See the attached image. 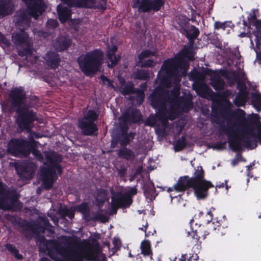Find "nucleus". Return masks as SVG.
I'll return each instance as SVG.
<instances>
[{"instance_id": "f257e3e1", "label": "nucleus", "mask_w": 261, "mask_h": 261, "mask_svg": "<svg viewBox=\"0 0 261 261\" xmlns=\"http://www.w3.org/2000/svg\"><path fill=\"white\" fill-rule=\"evenodd\" d=\"M204 175L205 172L202 167L198 166L193 176L190 177L188 175H185L180 177L177 182L173 187L169 188L167 191L170 192L175 190L177 192H185L192 188L198 200L204 199L208 196L209 189L214 187L212 182L204 179Z\"/></svg>"}, {"instance_id": "72a5a7b5", "label": "nucleus", "mask_w": 261, "mask_h": 261, "mask_svg": "<svg viewBox=\"0 0 261 261\" xmlns=\"http://www.w3.org/2000/svg\"><path fill=\"white\" fill-rule=\"evenodd\" d=\"M247 93L246 91H239L233 100V103L237 107L244 106L246 102Z\"/></svg>"}, {"instance_id": "0eeeda50", "label": "nucleus", "mask_w": 261, "mask_h": 261, "mask_svg": "<svg viewBox=\"0 0 261 261\" xmlns=\"http://www.w3.org/2000/svg\"><path fill=\"white\" fill-rule=\"evenodd\" d=\"M98 118V115L92 110H90L83 118L79 120L78 126L83 135L92 136L98 128L95 123Z\"/></svg>"}, {"instance_id": "a878e982", "label": "nucleus", "mask_w": 261, "mask_h": 261, "mask_svg": "<svg viewBox=\"0 0 261 261\" xmlns=\"http://www.w3.org/2000/svg\"><path fill=\"white\" fill-rule=\"evenodd\" d=\"M17 199L15 195H11L5 193L4 184L0 180V206L5 205L8 200H10L12 203H14L17 201Z\"/></svg>"}, {"instance_id": "49530a36", "label": "nucleus", "mask_w": 261, "mask_h": 261, "mask_svg": "<svg viewBox=\"0 0 261 261\" xmlns=\"http://www.w3.org/2000/svg\"><path fill=\"white\" fill-rule=\"evenodd\" d=\"M137 65L142 68H152L155 66L156 63L153 59L138 60Z\"/></svg>"}, {"instance_id": "774afa93", "label": "nucleus", "mask_w": 261, "mask_h": 261, "mask_svg": "<svg viewBox=\"0 0 261 261\" xmlns=\"http://www.w3.org/2000/svg\"><path fill=\"white\" fill-rule=\"evenodd\" d=\"M18 19L20 21H25L29 22H30L29 18L28 15L24 12H22L20 14Z\"/></svg>"}, {"instance_id": "39448f33", "label": "nucleus", "mask_w": 261, "mask_h": 261, "mask_svg": "<svg viewBox=\"0 0 261 261\" xmlns=\"http://www.w3.org/2000/svg\"><path fill=\"white\" fill-rule=\"evenodd\" d=\"M149 98L152 107L158 111V115L163 117L164 113H168V109L166 106V92L161 87H156L151 93Z\"/></svg>"}, {"instance_id": "338daca9", "label": "nucleus", "mask_w": 261, "mask_h": 261, "mask_svg": "<svg viewBox=\"0 0 261 261\" xmlns=\"http://www.w3.org/2000/svg\"><path fill=\"white\" fill-rule=\"evenodd\" d=\"M47 25L49 28H50L51 29H54L58 27V22L56 20L50 19L47 21Z\"/></svg>"}, {"instance_id": "0e129e2a", "label": "nucleus", "mask_w": 261, "mask_h": 261, "mask_svg": "<svg viewBox=\"0 0 261 261\" xmlns=\"http://www.w3.org/2000/svg\"><path fill=\"white\" fill-rule=\"evenodd\" d=\"M90 242L87 243L86 245L93 247L101 248L100 244L99 243L98 241L96 239L94 238H92L91 239H90Z\"/></svg>"}, {"instance_id": "f3484780", "label": "nucleus", "mask_w": 261, "mask_h": 261, "mask_svg": "<svg viewBox=\"0 0 261 261\" xmlns=\"http://www.w3.org/2000/svg\"><path fill=\"white\" fill-rule=\"evenodd\" d=\"M18 175L25 179H32L35 174V167L30 163L22 164L16 168Z\"/></svg>"}, {"instance_id": "4c0bfd02", "label": "nucleus", "mask_w": 261, "mask_h": 261, "mask_svg": "<svg viewBox=\"0 0 261 261\" xmlns=\"http://www.w3.org/2000/svg\"><path fill=\"white\" fill-rule=\"evenodd\" d=\"M165 1L164 0H149L150 9L151 11L158 12L164 6Z\"/></svg>"}, {"instance_id": "4be33fe9", "label": "nucleus", "mask_w": 261, "mask_h": 261, "mask_svg": "<svg viewBox=\"0 0 261 261\" xmlns=\"http://www.w3.org/2000/svg\"><path fill=\"white\" fill-rule=\"evenodd\" d=\"M67 7L61 4L57 6V11L58 19L62 23H65L71 17L72 12L70 9L71 7Z\"/></svg>"}, {"instance_id": "ea45409f", "label": "nucleus", "mask_w": 261, "mask_h": 261, "mask_svg": "<svg viewBox=\"0 0 261 261\" xmlns=\"http://www.w3.org/2000/svg\"><path fill=\"white\" fill-rule=\"evenodd\" d=\"M29 155L33 154L35 158L38 161L42 162L43 160V156L40 151L36 148L35 144H31L29 148Z\"/></svg>"}, {"instance_id": "20e7f679", "label": "nucleus", "mask_w": 261, "mask_h": 261, "mask_svg": "<svg viewBox=\"0 0 261 261\" xmlns=\"http://www.w3.org/2000/svg\"><path fill=\"white\" fill-rule=\"evenodd\" d=\"M194 221V219H192L189 222L190 229L192 231H190L185 229L184 233L187 237H189L191 236L195 240V242L196 243H197L200 239L204 240L206 236L208 235L212 230L215 231L217 230L219 231L222 228L218 221L216 222L217 224L215 225V222L211 223L208 222L206 225L199 224L198 225L197 223H195V225L193 226L192 223Z\"/></svg>"}, {"instance_id": "a211bd4d", "label": "nucleus", "mask_w": 261, "mask_h": 261, "mask_svg": "<svg viewBox=\"0 0 261 261\" xmlns=\"http://www.w3.org/2000/svg\"><path fill=\"white\" fill-rule=\"evenodd\" d=\"M40 220L43 224L41 225L37 223H28L27 226L32 232L33 233L37 234L39 233H44L47 227H51L49 220L44 217H41Z\"/></svg>"}, {"instance_id": "5fc2aeb1", "label": "nucleus", "mask_w": 261, "mask_h": 261, "mask_svg": "<svg viewBox=\"0 0 261 261\" xmlns=\"http://www.w3.org/2000/svg\"><path fill=\"white\" fill-rule=\"evenodd\" d=\"M180 103L182 105L183 109H186V111H188L189 107L192 106L191 99L186 97L180 98Z\"/></svg>"}, {"instance_id": "f03ea898", "label": "nucleus", "mask_w": 261, "mask_h": 261, "mask_svg": "<svg viewBox=\"0 0 261 261\" xmlns=\"http://www.w3.org/2000/svg\"><path fill=\"white\" fill-rule=\"evenodd\" d=\"M190 53L189 49H185L178 53L175 58L166 60L163 63L161 70L158 72V78L161 83L173 79L179 83L182 77L187 74L189 65L185 61L184 56Z\"/></svg>"}, {"instance_id": "c9c22d12", "label": "nucleus", "mask_w": 261, "mask_h": 261, "mask_svg": "<svg viewBox=\"0 0 261 261\" xmlns=\"http://www.w3.org/2000/svg\"><path fill=\"white\" fill-rule=\"evenodd\" d=\"M199 29L194 25H191V29L189 30L187 38L189 39L192 45L193 44L194 40L199 35Z\"/></svg>"}, {"instance_id": "4d7b16f0", "label": "nucleus", "mask_w": 261, "mask_h": 261, "mask_svg": "<svg viewBox=\"0 0 261 261\" xmlns=\"http://www.w3.org/2000/svg\"><path fill=\"white\" fill-rule=\"evenodd\" d=\"M177 23L180 26H186L189 22L188 18L184 15L179 16L176 19Z\"/></svg>"}, {"instance_id": "58836bf2", "label": "nucleus", "mask_w": 261, "mask_h": 261, "mask_svg": "<svg viewBox=\"0 0 261 261\" xmlns=\"http://www.w3.org/2000/svg\"><path fill=\"white\" fill-rule=\"evenodd\" d=\"M5 248L17 259L21 260L23 258V256L19 253V250L13 245L8 243L5 245Z\"/></svg>"}, {"instance_id": "052dcab7", "label": "nucleus", "mask_w": 261, "mask_h": 261, "mask_svg": "<svg viewBox=\"0 0 261 261\" xmlns=\"http://www.w3.org/2000/svg\"><path fill=\"white\" fill-rule=\"evenodd\" d=\"M63 214L68 217L69 219H72L74 217V213L71 210L65 207L62 210Z\"/></svg>"}, {"instance_id": "6ab92c4d", "label": "nucleus", "mask_w": 261, "mask_h": 261, "mask_svg": "<svg viewBox=\"0 0 261 261\" xmlns=\"http://www.w3.org/2000/svg\"><path fill=\"white\" fill-rule=\"evenodd\" d=\"M12 41L16 45L19 46L32 44L29 34L23 29L12 35Z\"/></svg>"}, {"instance_id": "6e6552de", "label": "nucleus", "mask_w": 261, "mask_h": 261, "mask_svg": "<svg viewBox=\"0 0 261 261\" xmlns=\"http://www.w3.org/2000/svg\"><path fill=\"white\" fill-rule=\"evenodd\" d=\"M138 190L136 186L127 187L126 191L112 192L111 199L114 201L121 208L129 207L133 202V197L137 194Z\"/></svg>"}, {"instance_id": "7ed1b4c3", "label": "nucleus", "mask_w": 261, "mask_h": 261, "mask_svg": "<svg viewBox=\"0 0 261 261\" xmlns=\"http://www.w3.org/2000/svg\"><path fill=\"white\" fill-rule=\"evenodd\" d=\"M104 61V53L100 48H96L79 57L77 62L82 72L88 76L100 71Z\"/></svg>"}, {"instance_id": "a19ab883", "label": "nucleus", "mask_w": 261, "mask_h": 261, "mask_svg": "<svg viewBox=\"0 0 261 261\" xmlns=\"http://www.w3.org/2000/svg\"><path fill=\"white\" fill-rule=\"evenodd\" d=\"M187 140L185 135H182L176 141L174 146L175 151H180L187 146Z\"/></svg>"}, {"instance_id": "cd10ccee", "label": "nucleus", "mask_w": 261, "mask_h": 261, "mask_svg": "<svg viewBox=\"0 0 261 261\" xmlns=\"http://www.w3.org/2000/svg\"><path fill=\"white\" fill-rule=\"evenodd\" d=\"M124 121H131L137 123L141 120L142 117L139 110L137 109H133L130 112H125L122 115Z\"/></svg>"}, {"instance_id": "9d476101", "label": "nucleus", "mask_w": 261, "mask_h": 261, "mask_svg": "<svg viewBox=\"0 0 261 261\" xmlns=\"http://www.w3.org/2000/svg\"><path fill=\"white\" fill-rule=\"evenodd\" d=\"M75 209L82 214V218L86 222L100 221L102 223H106L109 220L108 217L102 213H95L94 216L91 217L90 207L89 203L87 202H82L76 206Z\"/></svg>"}, {"instance_id": "ddd939ff", "label": "nucleus", "mask_w": 261, "mask_h": 261, "mask_svg": "<svg viewBox=\"0 0 261 261\" xmlns=\"http://www.w3.org/2000/svg\"><path fill=\"white\" fill-rule=\"evenodd\" d=\"M41 175L44 188L46 190L51 189L58 178L56 170L51 167H43L41 169Z\"/></svg>"}, {"instance_id": "b1692460", "label": "nucleus", "mask_w": 261, "mask_h": 261, "mask_svg": "<svg viewBox=\"0 0 261 261\" xmlns=\"http://www.w3.org/2000/svg\"><path fill=\"white\" fill-rule=\"evenodd\" d=\"M193 89L199 96L204 98H207L213 92L208 85L203 83H196L193 85Z\"/></svg>"}, {"instance_id": "9b49d317", "label": "nucleus", "mask_w": 261, "mask_h": 261, "mask_svg": "<svg viewBox=\"0 0 261 261\" xmlns=\"http://www.w3.org/2000/svg\"><path fill=\"white\" fill-rule=\"evenodd\" d=\"M25 4L30 16L37 19L45 10L46 6L43 0H22Z\"/></svg>"}, {"instance_id": "423d86ee", "label": "nucleus", "mask_w": 261, "mask_h": 261, "mask_svg": "<svg viewBox=\"0 0 261 261\" xmlns=\"http://www.w3.org/2000/svg\"><path fill=\"white\" fill-rule=\"evenodd\" d=\"M16 123L21 129H30L33 123L38 120L36 113L29 107L23 106L16 109Z\"/></svg>"}, {"instance_id": "e433bc0d", "label": "nucleus", "mask_w": 261, "mask_h": 261, "mask_svg": "<svg viewBox=\"0 0 261 261\" xmlns=\"http://www.w3.org/2000/svg\"><path fill=\"white\" fill-rule=\"evenodd\" d=\"M141 253L144 256H150L152 255V252L151 249L150 243L148 240H144L141 244Z\"/></svg>"}, {"instance_id": "13d9d810", "label": "nucleus", "mask_w": 261, "mask_h": 261, "mask_svg": "<svg viewBox=\"0 0 261 261\" xmlns=\"http://www.w3.org/2000/svg\"><path fill=\"white\" fill-rule=\"evenodd\" d=\"M242 137L244 138V139L243 140H242V141L244 142V145L247 148L254 149V148H255L256 147L257 145L256 144V141H253V142H254V146L251 147V146L252 145V141H251L249 138L248 137H245V136H243V135H242Z\"/></svg>"}, {"instance_id": "f8f14e48", "label": "nucleus", "mask_w": 261, "mask_h": 261, "mask_svg": "<svg viewBox=\"0 0 261 261\" xmlns=\"http://www.w3.org/2000/svg\"><path fill=\"white\" fill-rule=\"evenodd\" d=\"M9 97L13 107L18 109L25 103L26 93L22 87H15L10 91Z\"/></svg>"}, {"instance_id": "79ce46f5", "label": "nucleus", "mask_w": 261, "mask_h": 261, "mask_svg": "<svg viewBox=\"0 0 261 261\" xmlns=\"http://www.w3.org/2000/svg\"><path fill=\"white\" fill-rule=\"evenodd\" d=\"M144 195L147 198L151 199L154 198V193L155 192V188L154 187L153 184L151 185H145L144 188Z\"/></svg>"}, {"instance_id": "680f3d73", "label": "nucleus", "mask_w": 261, "mask_h": 261, "mask_svg": "<svg viewBox=\"0 0 261 261\" xmlns=\"http://www.w3.org/2000/svg\"><path fill=\"white\" fill-rule=\"evenodd\" d=\"M211 43L214 45L218 48H221L222 46L221 41L219 39L218 37H213L210 39Z\"/></svg>"}, {"instance_id": "2eb2a0df", "label": "nucleus", "mask_w": 261, "mask_h": 261, "mask_svg": "<svg viewBox=\"0 0 261 261\" xmlns=\"http://www.w3.org/2000/svg\"><path fill=\"white\" fill-rule=\"evenodd\" d=\"M101 251V248L86 245L83 248L82 253L79 252L82 257L87 261H97Z\"/></svg>"}, {"instance_id": "09e8293b", "label": "nucleus", "mask_w": 261, "mask_h": 261, "mask_svg": "<svg viewBox=\"0 0 261 261\" xmlns=\"http://www.w3.org/2000/svg\"><path fill=\"white\" fill-rule=\"evenodd\" d=\"M218 96L222 99V100L227 105H230V102L228 98L232 95V93L230 90L226 89L218 94Z\"/></svg>"}, {"instance_id": "3c124183", "label": "nucleus", "mask_w": 261, "mask_h": 261, "mask_svg": "<svg viewBox=\"0 0 261 261\" xmlns=\"http://www.w3.org/2000/svg\"><path fill=\"white\" fill-rule=\"evenodd\" d=\"M118 50V47L116 45H113L112 46H107V50L106 52V57L108 59H112L113 56L116 55V53Z\"/></svg>"}, {"instance_id": "aec40b11", "label": "nucleus", "mask_w": 261, "mask_h": 261, "mask_svg": "<svg viewBox=\"0 0 261 261\" xmlns=\"http://www.w3.org/2000/svg\"><path fill=\"white\" fill-rule=\"evenodd\" d=\"M168 119L173 120L174 119V117H172L170 114L168 116L167 113H164L163 117H161V116L158 115V111H156L155 115H151L149 116L146 120V122L148 125L153 126L156 124L159 120L162 124L166 125L168 123Z\"/></svg>"}, {"instance_id": "37998d69", "label": "nucleus", "mask_w": 261, "mask_h": 261, "mask_svg": "<svg viewBox=\"0 0 261 261\" xmlns=\"http://www.w3.org/2000/svg\"><path fill=\"white\" fill-rule=\"evenodd\" d=\"M139 13H149L151 12L150 9L149 0H141V3L136 8Z\"/></svg>"}, {"instance_id": "bb28decb", "label": "nucleus", "mask_w": 261, "mask_h": 261, "mask_svg": "<svg viewBox=\"0 0 261 261\" xmlns=\"http://www.w3.org/2000/svg\"><path fill=\"white\" fill-rule=\"evenodd\" d=\"M63 4L67 6L74 7L76 6L79 8H90L88 4H95L96 0H60Z\"/></svg>"}, {"instance_id": "6e6d98bb", "label": "nucleus", "mask_w": 261, "mask_h": 261, "mask_svg": "<svg viewBox=\"0 0 261 261\" xmlns=\"http://www.w3.org/2000/svg\"><path fill=\"white\" fill-rule=\"evenodd\" d=\"M11 45L10 40L0 32V46L8 47Z\"/></svg>"}, {"instance_id": "c756f323", "label": "nucleus", "mask_w": 261, "mask_h": 261, "mask_svg": "<svg viewBox=\"0 0 261 261\" xmlns=\"http://www.w3.org/2000/svg\"><path fill=\"white\" fill-rule=\"evenodd\" d=\"M117 155L119 158L123 159L128 161H132L135 159L134 152L126 147H121L117 151Z\"/></svg>"}, {"instance_id": "864d4df0", "label": "nucleus", "mask_w": 261, "mask_h": 261, "mask_svg": "<svg viewBox=\"0 0 261 261\" xmlns=\"http://www.w3.org/2000/svg\"><path fill=\"white\" fill-rule=\"evenodd\" d=\"M233 77L235 81L237 83V88L239 90V91H246L245 90V84L240 81L238 74H237L235 72H233Z\"/></svg>"}, {"instance_id": "e2e57ef3", "label": "nucleus", "mask_w": 261, "mask_h": 261, "mask_svg": "<svg viewBox=\"0 0 261 261\" xmlns=\"http://www.w3.org/2000/svg\"><path fill=\"white\" fill-rule=\"evenodd\" d=\"M227 27L226 22H221L220 21H216L214 23V29L215 30L223 29L225 30Z\"/></svg>"}, {"instance_id": "2f4dec72", "label": "nucleus", "mask_w": 261, "mask_h": 261, "mask_svg": "<svg viewBox=\"0 0 261 261\" xmlns=\"http://www.w3.org/2000/svg\"><path fill=\"white\" fill-rule=\"evenodd\" d=\"M126 131V129H123L122 131V134L120 139V144L121 147H126L135 138V133L130 132L128 133Z\"/></svg>"}, {"instance_id": "473e14b6", "label": "nucleus", "mask_w": 261, "mask_h": 261, "mask_svg": "<svg viewBox=\"0 0 261 261\" xmlns=\"http://www.w3.org/2000/svg\"><path fill=\"white\" fill-rule=\"evenodd\" d=\"M232 116L235 120V125L241 126L246 122L245 112L241 109L233 112Z\"/></svg>"}, {"instance_id": "4468645a", "label": "nucleus", "mask_w": 261, "mask_h": 261, "mask_svg": "<svg viewBox=\"0 0 261 261\" xmlns=\"http://www.w3.org/2000/svg\"><path fill=\"white\" fill-rule=\"evenodd\" d=\"M121 93L123 95L129 94H136V101L138 105L143 103L145 98V93L140 89L134 87V84L132 81L128 82L121 90Z\"/></svg>"}, {"instance_id": "a18cd8bd", "label": "nucleus", "mask_w": 261, "mask_h": 261, "mask_svg": "<svg viewBox=\"0 0 261 261\" xmlns=\"http://www.w3.org/2000/svg\"><path fill=\"white\" fill-rule=\"evenodd\" d=\"M22 48V50H19L18 51V54L20 57H24L25 56H31L33 55L32 44L20 46Z\"/></svg>"}, {"instance_id": "412c9836", "label": "nucleus", "mask_w": 261, "mask_h": 261, "mask_svg": "<svg viewBox=\"0 0 261 261\" xmlns=\"http://www.w3.org/2000/svg\"><path fill=\"white\" fill-rule=\"evenodd\" d=\"M45 60L47 65L54 69L58 68L61 61L59 55L54 51H48L45 55Z\"/></svg>"}, {"instance_id": "7c9ffc66", "label": "nucleus", "mask_w": 261, "mask_h": 261, "mask_svg": "<svg viewBox=\"0 0 261 261\" xmlns=\"http://www.w3.org/2000/svg\"><path fill=\"white\" fill-rule=\"evenodd\" d=\"M210 84L216 91L223 90L225 86V81L218 74H215L211 77Z\"/></svg>"}, {"instance_id": "1a4fd4ad", "label": "nucleus", "mask_w": 261, "mask_h": 261, "mask_svg": "<svg viewBox=\"0 0 261 261\" xmlns=\"http://www.w3.org/2000/svg\"><path fill=\"white\" fill-rule=\"evenodd\" d=\"M31 143L21 138H12L8 144V151L14 156L28 157Z\"/></svg>"}, {"instance_id": "8fccbe9b", "label": "nucleus", "mask_w": 261, "mask_h": 261, "mask_svg": "<svg viewBox=\"0 0 261 261\" xmlns=\"http://www.w3.org/2000/svg\"><path fill=\"white\" fill-rule=\"evenodd\" d=\"M121 56L120 55H116L112 57V59H108V67L110 69H112L116 66L118 62L121 60Z\"/></svg>"}, {"instance_id": "f704fd0d", "label": "nucleus", "mask_w": 261, "mask_h": 261, "mask_svg": "<svg viewBox=\"0 0 261 261\" xmlns=\"http://www.w3.org/2000/svg\"><path fill=\"white\" fill-rule=\"evenodd\" d=\"M134 79L140 81H149L150 76L148 70L138 69L134 73Z\"/></svg>"}, {"instance_id": "69168bd1", "label": "nucleus", "mask_w": 261, "mask_h": 261, "mask_svg": "<svg viewBox=\"0 0 261 261\" xmlns=\"http://www.w3.org/2000/svg\"><path fill=\"white\" fill-rule=\"evenodd\" d=\"M111 206L112 214H116L117 212L118 209L121 208L120 207V206H119L114 201H112V199H111Z\"/></svg>"}, {"instance_id": "c03bdc74", "label": "nucleus", "mask_w": 261, "mask_h": 261, "mask_svg": "<svg viewBox=\"0 0 261 261\" xmlns=\"http://www.w3.org/2000/svg\"><path fill=\"white\" fill-rule=\"evenodd\" d=\"M156 52L152 51L149 49L143 50L138 55V59L139 61H142L145 59L148 58L151 56H155Z\"/></svg>"}, {"instance_id": "bf43d9fd", "label": "nucleus", "mask_w": 261, "mask_h": 261, "mask_svg": "<svg viewBox=\"0 0 261 261\" xmlns=\"http://www.w3.org/2000/svg\"><path fill=\"white\" fill-rule=\"evenodd\" d=\"M240 161L245 162L246 160L243 159L241 153H237L236 158L232 160L231 164L233 167L236 166Z\"/></svg>"}, {"instance_id": "603ef678", "label": "nucleus", "mask_w": 261, "mask_h": 261, "mask_svg": "<svg viewBox=\"0 0 261 261\" xmlns=\"http://www.w3.org/2000/svg\"><path fill=\"white\" fill-rule=\"evenodd\" d=\"M116 170L120 178L123 179L126 176L127 168L124 164L120 165L118 167L116 168Z\"/></svg>"}, {"instance_id": "de8ad7c7", "label": "nucleus", "mask_w": 261, "mask_h": 261, "mask_svg": "<svg viewBox=\"0 0 261 261\" xmlns=\"http://www.w3.org/2000/svg\"><path fill=\"white\" fill-rule=\"evenodd\" d=\"M12 0H0V8L6 13H11Z\"/></svg>"}, {"instance_id": "c85d7f7f", "label": "nucleus", "mask_w": 261, "mask_h": 261, "mask_svg": "<svg viewBox=\"0 0 261 261\" xmlns=\"http://www.w3.org/2000/svg\"><path fill=\"white\" fill-rule=\"evenodd\" d=\"M95 199L96 205L102 207L103 204L109 200L107 190L102 188L97 189Z\"/></svg>"}, {"instance_id": "393cba45", "label": "nucleus", "mask_w": 261, "mask_h": 261, "mask_svg": "<svg viewBox=\"0 0 261 261\" xmlns=\"http://www.w3.org/2000/svg\"><path fill=\"white\" fill-rule=\"evenodd\" d=\"M45 156L46 160L50 164L47 167H51L54 170H55V168L57 167V166L60 165V163H61L63 160L62 155L55 151H53L50 153L46 152Z\"/></svg>"}, {"instance_id": "dca6fc26", "label": "nucleus", "mask_w": 261, "mask_h": 261, "mask_svg": "<svg viewBox=\"0 0 261 261\" xmlns=\"http://www.w3.org/2000/svg\"><path fill=\"white\" fill-rule=\"evenodd\" d=\"M223 132L227 135L228 143L233 151H239L241 149L240 139L237 137V132L231 128L223 127Z\"/></svg>"}, {"instance_id": "5701e85b", "label": "nucleus", "mask_w": 261, "mask_h": 261, "mask_svg": "<svg viewBox=\"0 0 261 261\" xmlns=\"http://www.w3.org/2000/svg\"><path fill=\"white\" fill-rule=\"evenodd\" d=\"M72 41L70 39L61 36L57 38L54 43V48L59 52L66 50L70 46Z\"/></svg>"}]
</instances>
